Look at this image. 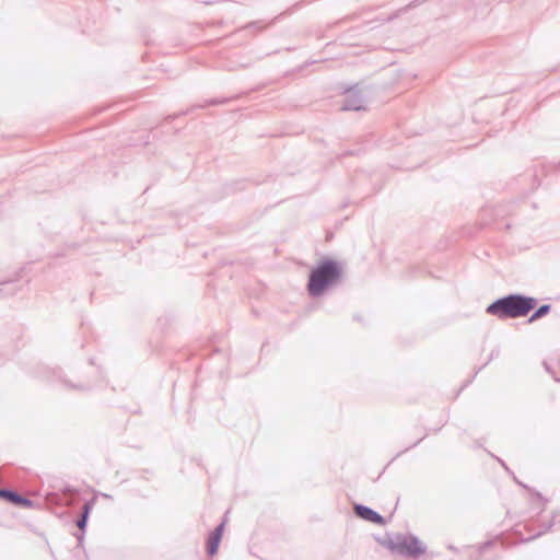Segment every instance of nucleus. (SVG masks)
<instances>
[{
    "label": "nucleus",
    "instance_id": "f257e3e1",
    "mask_svg": "<svg viewBox=\"0 0 560 560\" xmlns=\"http://www.w3.org/2000/svg\"><path fill=\"white\" fill-rule=\"evenodd\" d=\"M537 299L522 293H511L490 303L486 312L499 319H512L527 316L536 306Z\"/></svg>",
    "mask_w": 560,
    "mask_h": 560
},
{
    "label": "nucleus",
    "instance_id": "f03ea898",
    "mask_svg": "<svg viewBox=\"0 0 560 560\" xmlns=\"http://www.w3.org/2000/svg\"><path fill=\"white\" fill-rule=\"evenodd\" d=\"M342 269L338 261L325 258L310 272L307 292L312 298L322 296L341 278Z\"/></svg>",
    "mask_w": 560,
    "mask_h": 560
},
{
    "label": "nucleus",
    "instance_id": "7ed1b4c3",
    "mask_svg": "<svg viewBox=\"0 0 560 560\" xmlns=\"http://www.w3.org/2000/svg\"><path fill=\"white\" fill-rule=\"evenodd\" d=\"M382 545L393 553L404 556L410 559H418L425 553L427 546L413 534H387Z\"/></svg>",
    "mask_w": 560,
    "mask_h": 560
},
{
    "label": "nucleus",
    "instance_id": "20e7f679",
    "mask_svg": "<svg viewBox=\"0 0 560 560\" xmlns=\"http://www.w3.org/2000/svg\"><path fill=\"white\" fill-rule=\"evenodd\" d=\"M44 374H45V377L48 380V381H58L60 382L66 388H69V389H78V390H88L91 388L90 385H86V384H82V383H72L68 380H66L63 376H62V371L59 369V368H45L44 370Z\"/></svg>",
    "mask_w": 560,
    "mask_h": 560
},
{
    "label": "nucleus",
    "instance_id": "39448f33",
    "mask_svg": "<svg viewBox=\"0 0 560 560\" xmlns=\"http://www.w3.org/2000/svg\"><path fill=\"white\" fill-rule=\"evenodd\" d=\"M354 514L368 522H371L376 525H385L386 520L384 516H382L380 513L371 509L370 506L363 505V504H354L353 506Z\"/></svg>",
    "mask_w": 560,
    "mask_h": 560
},
{
    "label": "nucleus",
    "instance_id": "423d86ee",
    "mask_svg": "<svg viewBox=\"0 0 560 560\" xmlns=\"http://www.w3.org/2000/svg\"><path fill=\"white\" fill-rule=\"evenodd\" d=\"M341 108L343 110H361L364 108V97L354 89L346 92Z\"/></svg>",
    "mask_w": 560,
    "mask_h": 560
},
{
    "label": "nucleus",
    "instance_id": "0eeeda50",
    "mask_svg": "<svg viewBox=\"0 0 560 560\" xmlns=\"http://www.w3.org/2000/svg\"><path fill=\"white\" fill-rule=\"evenodd\" d=\"M0 498L18 506L30 508L33 505L31 499L9 488H0Z\"/></svg>",
    "mask_w": 560,
    "mask_h": 560
},
{
    "label": "nucleus",
    "instance_id": "6e6552de",
    "mask_svg": "<svg viewBox=\"0 0 560 560\" xmlns=\"http://www.w3.org/2000/svg\"><path fill=\"white\" fill-rule=\"evenodd\" d=\"M225 522H221L217 527L209 534L207 539L206 550L209 557H213L218 550L222 540Z\"/></svg>",
    "mask_w": 560,
    "mask_h": 560
},
{
    "label": "nucleus",
    "instance_id": "1a4fd4ad",
    "mask_svg": "<svg viewBox=\"0 0 560 560\" xmlns=\"http://www.w3.org/2000/svg\"><path fill=\"white\" fill-rule=\"evenodd\" d=\"M95 502H96V499L91 498V499L86 500L84 502V504L82 505L81 513L75 521V525L78 526L79 530H82V532L86 530L89 517H90L91 511H92Z\"/></svg>",
    "mask_w": 560,
    "mask_h": 560
},
{
    "label": "nucleus",
    "instance_id": "9d476101",
    "mask_svg": "<svg viewBox=\"0 0 560 560\" xmlns=\"http://www.w3.org/2000/svg\"><path fill=\"white\" fill-rule=\"evenodd\" d=\"M533 311L534 312L527 319L528 323H534V322L545 317L546 315H548L551 311V305L550 304H541L537 308L535 307Z\"/></svg>",
    "mask_w": 560,
    "mask_h": 560
},
{
    "label": "nucleus",
    "instance_id": "9b49d317",
    "mask_svg": "<svg viewBox=\"0 0 560 560\" xmlns=\"http://www.w3.org/2000/svg\"><path fill=\"white\" fill-rule=\"evenodd\" d=\"M231 101V98L229 97H223V98H211L209 101L206 102V104L203 105H200L199 107H206V106H214V105H222V104H226Z\"/></svg>",
    "mask_w": 560,
    "mask_h": 560
},
{
    "label": "nucleus",
    "instance_id": "f8f14e48",
    "mask_svg": "<svg viewBox=\"0 0 560 560\" xmlns=\"http://www.w3.org/2000/svg\"><path fill=\"white\" fill-rule=\"evenodd\" d=\"M494 542L492 540L485 541L479 546V553L485 552L488 548H490Z\"/></svg>",
    "mask_w": 560,
    "mask_h": 560
},
{
    "label": "nucleus",
    "instance_id": "ddd939ff",
    "mask_svg": "<svg viewBox=\"0 0 560 560\" xmlns=\"http://www.w3.org/2000/svg\"><path fill=\"white\" fill-rule=\"evenodd\" d=\"M84 534H85V532H82V530H79V533L74 534V536H75V538L78 540V546H81L83 544Z\"/></svg>",
    "mask_w": 560,
    "mask_h": 560
},
{
    "label": "nucleus",
    "instance_id": "4468645a",
    "mask_svg": "<svg viewBox=\"0 0 560 560\" xmlns=\"http://www.w3.org/2000/svg\"><path fill=\"white\" fill-rule=\"evenodd\" d=\"M245 28H246V30H252V28H254V30H256V31H260L262 27H260V26H259V23H258V22H252V23L247 24V25L245 26Z\"/></svg>",
    "mask_w": 560,
    "mask_h": 560
},
{
    "label": "nucleus",
    "instance_id": "2eb2a0df",
    "mask_svg": "<svg viewBox=\"0 0 560 560\" xmlns=\"http://www.w3.org/2000/svg\"><path fill=\"white\" fill-rule=\"evenodd\" d=\"M422 440H423V438H420V439H419L418 441H416L412 445H410L409 447H407V448H405L404 451L399 452V453H398V456H399L400 454H402L404 452H407L408 450H410V448L415 447L416 445H418Z\"/></svg>",
    "mask_w": 560,
    "mask_h": 560
},
{
    "label": "nucleus",
    "instance_id": "dca6fc26",
    "mask_svg": "<svg viewBox=\"0 0 560 560\" xmlns=\"http://www.w3.org/2000/svg\"><path fill=\"white\" fill-rule=\"evenodd\" d=\"M447 548L453 551V552H456L457 551V548L453 545H448Z\"/></svg>",
    "mask_w": 560,
    "mask_h": 560
},
{
    "label": "nucleus",
    "instance_id": "f3484780",
    "mask_svg": "<svg viewBox=\"0 0 560 560\" xmlns=\"http://www.w3.org/2000/svg\"><path fill=\"white\" fill-rule=\"evenodd\" d=\"M417 4H418V1L416 0V1H412L408 7H409V8H413V7H416Z\"/></svg>",
    "mask_w": 560,
    "mask_h": 560
},
{
    "label": "nucleus",
    "instance_id": "a211bd4d",
    "mask_svg": "<svg viewBox=\"0 0 560 560\" xmlns=\"http://www.w3.org/2000/svg\"><path fill=\"white\" fill-rule=\"evenodd\" d=\"M497 459L499 460V463H500V464H501L505 469H508V467H506L505 463H504L502 459H500V458H497Z\"/></svg>",
    "mask_w": 560,
    "mask_h": 560
},
{
    "label": "nucleus",
    "instance_id": "6ab92c4d",
    "mask_svg": "<svg viewBox=\"0 0 560 560\" xmlns=\"http://www.w3.org/2000/svg\"><path fill=\"white\" fill-rule=\"evenodd\" d=\"M481 369H482V366H481V368H478V371H476V372H475V375H474V376H476V375H477V373H478L479 371H481Z\"/></svg>",
    "mask_w": 560,
    "mask_h": 560
}]
</instances>
